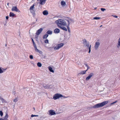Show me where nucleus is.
<instances>
[{
  "label": "nucleus",
  "instance_id": "nucleus-1",
  "mask_svg": "<svg viewBox=\"0 0 120 120\" xmlns=\"http://www.w3.org/2000/svg\"><path fill=\"white\" fill-rule=\"evenodd\" d=\"M57 25L59 27L60 25L63 26H67L69 24V23L73 22V20L70 18L67 17L65 19H60L57 20L55 21Z\"/></svg>",
  "mask_w": 120,
  "mask_h": 120
},
{
  "label": "nucleus",
  "instance_id": "nucleus-2",
  "mask_svg": "<svg viewBox=\"0 0 120 120\" xmlns=\"http://www.w3.org/2000/svg\"><path fill=\"white\" fill-rule=\"evenodd\" d=\"M108 102V101H105L101 103H99L93 106L90 107V109H91L92 108H97L102 107L107 104Z\"/></svg>",
  "mask_w": 120,
  "mask_h": 120
},
{
  "label": "nucleus",
  "instance_id": "nucleus-3",
  "mask_svg": "<svg viewBox=\"0 0 120 120\" xmlns=\"http://www.w3.org/2000/svg\"><path fill=\"white\" fill-rule=\"evenodd\" d=\"M62 97H63L62 95L59 94L57 93L54 95L53 98L54 100H56Z\"/></svg>",
  "mask_w": 120,
  "mask_h": 120
},
{
  "label": "nucleus",
  "instance_id": "nucleus-4",
  "mask_svg": "<svg viewBox=\"0 0 120 120\" xmlns=\"http://www.w3.org/2000/svg\"><path fill=\"white\" fill-rule=\"evenodd\" d=\"M64 45L63 43L59 44L54 48V49L55 50H56L63 46Z\"/></svg>",
  "mask_w": 120,
  "mask_h": 120
},
{
  "label": "nucleus",
  "instance_id": "nucleus-5",
  "mask_svg": "<svg viewBox=\"0 0 120 120\" xmlns=\"http://www.w3.org/2000/svg\"><path fill=\"white\" fill-rule=\"evenodd\" d=\"M94 73H91L89 74L88 76L86 78V80L88 81L94 75Z\"/></svg>",
  "mask_w": 120,
  "mask_h": 120
},
{
  "label": "nucleus",
  "instance_id": "nucleus-6",
  "mask_svg": "<svg viewBox=\"0 0 120 120\" xmlns=\"http://www.w3.org/2000/svg\"><path fill=\"white\" fill-rule=\"evenodd\" d=\"M11 11L16 12H20V11L18 9L16 6H13L11 8Z\"/></svg>",
  "mask_w": 120,
  "mask_h": 120
},
{
  "label": "nucleus",
  "instance_id": "nucleus-7",
  "mask_svg": "<svg viewBox=\"0 0 120 120\" xmlns=\"http://www.w3.org/2000/svg\"><path fill=\"white\" fill-rule=\"evenodd\" d=\"M85 46H86L88 47V49H89V53H90L91 51V45H90L89 46V42H87V43L85 45Z\"/></svg>",
  "mask_w": 120,
  "mask_h": 120
},
{
  "label": "nucleus",
  "instance_id": "nucleus-8",
  "mask_svg": "<svg viewBox=\"0 0 120 120\" xmlns=\"http://www.w3.org/2000/svg\"><path fill=\"white\" fill-rule=\"evenodd\" d=\"M100 43L99 42H96L95 43V48L96 50H97L98 48L100 45Z\"/></svg>",
  "mask_w": 120,
  "mask_h": 120
},
{
  "label": "nucleus",
  "instance_id": "nucleus-9",
  "mask_svg": "<svg viewBox=\"0 0 120 120\" xmlns=\"http://www.w3.org/2000/svg\"><path fill=\"white\" fill-rule=\"evenodd\" d=\"M43 30L42 28H41L37 31L36 34L37 35H39L41 32Z\"/></svg>",
  "mask_w": 120,
  "mask_h": 120
},
{
  "label": "nucleus",
  "instance_id": "nucleus-10",
  "mask_svg": "<svg viewBox=\"0 0 120 120\" xmlns=\"http://www.w3.org/2000/svg\"><path fill=\"white\" fill-rule=\"evenodd\" d=\"M49 115H54L56 114V113L54 110H49Z\"/></svg>",
  "mask_w": 120,
  "mask_h": 120
},
{
  "label": "nucleus",
  "instance_id": "nucleus-11",
  "mask_svg": "<svg viewBox=\"0 0 120 120\" xmlns=\"http://www.w3.org/2000/svg\"><path fill=\"white\" fill-rule=\"evenodd\" d=\"M37 1H40L39 2V4L42 5L44 4L47 0H37Z\"/></svg>",
  "mask_w": 120,
  "mask_h": 120
},
{
  "label": "nucleus",
  "instance_id": "nucleus-12",
  "mask_svg": "<svg viewBox=\"0 0 120 120\" xmlns=\"http://www.w3.org/2000/svg\"><path fill=\"white\" fill-rule=\"evenodd\" d=\"M54 32L55 33H58L60 32V30L58 28H56L54 30Z\"/></svg>",
  "mask_w": 120,
  "mask_h": 120
},
{
  "label": "nucleus",
  "instance_id": "nucleus-13",
  "mask_svg": "<svg viewBox=\"0 0 120 120\" xmlns=\"http://www.w3.org/2000/svg\"><path fill=\"white\" fill-rule=\"evenodd\" d=\"M59 27L62 30L65 31H67V28L64 26H60Z\"/></svg>",
  "mask_w": 120,
  "mask_h": 120
},
{
  "label": "nucleus",
  "instance_id": "nucleus-14",
  "mask_svg": "<svg viewBox=\"0 0 120 120\" xmlns=\"http://www.w3.org/2000/svg\"><path fill=\"white\" fill-rule=\"evenodd\" d=\"M43 14L44 15H47L48 13V11L47 10H45L43 12Z\"/></svg>",
  "mask_w": 120,
  "mask_h": 120
},
{
  "label": "nucleus",
  "instance_id": "nucleus-15",
  "mask_svg": "<svg viewBox=\"0 0 120 120\" xmlns=\"http://www.w3.org/2000/svg\"><path fill=\"white\" fill-rule=\"evenodd\" d=\"M48 68L49 70L51 72H52V73L54 72V71L53 70H52V68L50 66H49L48 67Z\"/></svg>",
  "mask_w": 120,
  "mask_h": 120
},
{
  "label": "nucleus",
  "instance_id": "nucleus-16",
  "mask_svg": "<svg viewBox=\"0 0 120 120\" xmlns=\"http://www.w3.org/2000/svg\"><path fill=\"white\" fill-rule=\"evenodd\" d=\"M86 71V70L82 71L80 72L79 74L82 75L85 74Z\"/></svg>",
  "mask_w": 120,
  "mask_h": 120
},
{
  "label": "nucleus",
  "instance_id": "nucleus-17",
  "mask_svg": "<svg viewBox=\"0 0 120 120\" xmlns=\"http://www.w3.org/2000/svg\"><path fill=\"white\" fill-rule=\"evenodd\" d=\"M70 23H69V24H68L66 26H67V29L68 30V32L69 33H70L71 31H70V27H69V24H70Z\"/></svg>",
  "mask_w": 120,
  "mask_h": 120
},
{
  "label": "nucleus",
  "instance_id": "nucleus-18",
  "mask_svg": "<svg viewBox=\"0 0 120 120\" xmlns=\"http://www.w3.org/2000/svg\"><path fill=\"white\" fill-rule=\"evenodd\" d=\"M46 33L47 34H51L52 33V31L50 30H48L47 32Z\"/></svg>",
  "mask_w": 120,
  "mask_h": 120
},
{
  "label": "nucleus",
  "instance_id": "nucleus-19",
  "mask_svg": "<svg viewBox=\"0 0 120 120\" xmlns=\"http://www.w3.org/2000/svg\"><path fill=\"white\" fill-rule=\"evenodd\" d=\"M8 116L7 113H6L5 116L4 120H8L7 118H8Z\"/></svg>",
  "mask_w": 120,
  "mask_h": 120
},
{
  "label": "nucleus",
  "instance_id": "nucleus-20",
  "mask_svg": "<svg viewBox=\"0 0 120 120\" xmlns=\"http://www.w3.org/2000/svg\"><path fill=\"white\" fill-rule=\"evenodd\" d=\"M61 5L62 6H65L66 5V3L64 1H62L61 2Z\"/></svg>",
  "mask_w": 120,
  "mask_h": 120
},
{
  "label": "nucleus",
  "instance_id": "nucleus-21",
  "mask_svg": "<svg viewBox=\"0 0 120 120\" xmlns=\"http://www.w3.org/2000/svg\"><path fill=\"white\" fill-rule=\"evenodd\" d=\"M15 16V15L13 13L10 12V13L9 16L10 17H13Z\"/></svg>",
  "mask_w": 120,
  "mask_h": 120
},
{
  "label": "nucleus",
  "instance_id": "nucleus-22",
  "mask_svg": "<svg viewBox=\"0 0 120 120\" xmlns=\"http://www.w3.org/2000/svg\"><path fill=\"white\" fill-rule=\"evenodd\" d=\"M50 86L45 85L44 86V87L45 89H49L50 88Z\"/></svg>",
  "mask_w": 120,
  "mask_h": 120
},
{
  "label": "nucleus",
  "instance_id": "nucleus-23",
  "mask_svg": "<svg viewBox=\"0 0 120 120\" xmlns=\"http://www.w3.org/2000/svg\"><path fill=\"white\" fill-rule=\"evenodd\" d=\"M37 65L39 67H41L42 66L40 62H38L37 64Z\"/></svg>",
  "mask_w": 120,
  "mask_h": 120
},
{
  "label": "nucleus",
  "instance_id": "nucleus-24",
  "mask_svg": "<svg viewBox=\"0 0 120 120\" xmlns=\"http://www.w3.org/2000/svg\"><path fill=\"white\" fill-rule=\"evenodd\" d=\"M48 36V35L47 34L45 35L43 37V38L44 39L46 38Z\"/></svg>",
  "mask_w": 120,
  "mask_h": 120
},
{
  "label": "nucleus",
  "instance_id": "nucleus-25",
  "mask_svg": "<svg viewBox=\"0 0 120 120\" xmlns=\"http://www.w3.org/2000/svg\"><path fill=\"white\" fill-rule=\"evenodd\" d=\"M34 6V4L30 7V10H32L33 9Z\"/></svg>",
  "mask_w": 120,
  "mask_h": 120
},
{
  "label": "nucleus",
  "instance_id": "nucleus-26",
  "mask_svg": "<svg viewBox=\"0 0 120 120\" xmlns=\"http://www.w3.org/2000/svg\"><path fill=\"white\" fill-rule=\"evenodd\" d=\"M100 19V17H94L93 19H94L98 20V19Z\"/></svg>",
  "mask_w": 120,
  "mask_h": 120
},
{
  "label": "nucleus",
  "instance_id": "nucleus-27",
  "mask_svg": "<svg viewBox=\"0 0 120 120\" xmlns=\"http://www.w3.org/2000/svg\"><path fill=\"white\" fill-rule=\"evenodd\" d=\"M118 45L119 46H120V38L118 40Z\"/></svg>",
  "mask_w": 120,
  "mask_h": 120
},
{
  "label": "nucleus",
  "instance_id": "nucleus-28",
  "mask_svg": "<svg viewBox=\"0 0 120 120\" xmlns=\"http://www.w3.org/2000/svg\"><path fill=\"white\" fill-rule=\"evenodd\" d=\"M4 72V71L1 68V67H0V73H2Z\"/></svg>",
  "mask_w": 120,
  "mask_h": 120
},
{
  "label": "nucleus",
  "instance_id": "nucleus-29",
  "mask_svg": "<svg viewBox=\"0 0 120 120\" xmlns=\"http://www.w3.org/2000/svg\"><path fill=\"white\" fill-rule=\"evenodd\" d=\"M0 115L1 116H2L3 115V113L2 111H0Z\"/></svg>",
  "mask_w": 120,
  "mask_h": 120
},
{
  "label": "nucleus",
  "instance_id": "nucleus-30",
  "mask_svg": "<svg viewBox=\"0 0 120 120\" xmlns=\"http://www.w3.org/2000/svg\"><path fill=\"white\" fill-rule=\"evenodd\" d=\"M45 42L46 43H48V40L47 39H46L45 41Z\"/></svg>",
  "mask_w": 120,
  "mask_h": 120
},
{
  "label": "nucleus",
  "instance_id": "nucleus-31",
  "mask_svg": "<svg viewBox=\"0 0 120 120\" xmlns=\"http://www.w3.org/2000/svg\"><path fill=\"white\" fill-rule=\"evenodd\" d=\"M38 116V115H33V114H32L31 115V117H33L34 116Z\"/></svg>",
  "mask_w": 120,
  "mask_h": 120
},
{
  "label": "nucleus",
  "instance_id": "nucleus-32",
  "mask_svg": "<svg viewBox=\"0 0 120 120\" xmlns=\"http://www.w3.org/2000/svg\"><path fill=\"white\" fill-rule=\"evenodd\" d=\"M29 57L31 59H33V56L32 55H30L29 56Z\"/></svg>",
  "mask_w": 120,
  "mask_h": 120
},
{
  "label": "nucleus",
  "instance_id": "nucleus-33",
  "mask_svg": "<svg viewBox=\"0 0 120 120\" xmlns=\"http://www.w3.org/2000/svg\"><path fill=\"white\" fill-rule=\"evenodd\" d=\"M101 10L103 11H105L106 10V9L105 8H101Z\"/></svg>",
  "mask_w": 120,
  "mask_h": 120
},
{
  "label": "nucleus",
  "instance_id": "nucleus-34",
  "mask_svg": "<svg viewBox=\"0 0 120 120\" xmlns=\"http://www.w3.org/2000/svg\"><path fill=\"white\" fill-rule=\"evenodd\" d=\"M2 102L3 103H6V101L4 99H3L2 101Z\"/></svg>",
  "mask_w": 120,
  "mask_h": 120
},
{
  "label": "nucleus",
  "instance_id": "nucleus-35",
  "mask_svg": "<svg viewBox=\"0 0 120 120\" xmlns=\"http://www.w3.org/2000/svg\"><path fill=\"white\" fill-rule=\"evenodd\" d=\"M18 101V100L17 98H16L13 101L15 102H17Z\"/></svg>",
  "mask_w": 120,
  "mask_h": 120
},
{
  "label": "nucleus",
  "instance_id": "nucleus-36",
  "mask_svg": "<svg viewBox=\"0 0 120 120\" xmlns=\"http://www.w3.org/2000/svg\"><path fill=\"white\" fill-rule=\"evenodd\" d=\"M38 52H39L40 54H42V51H41L40 50H39L38 51Z\"/></svg>",
  "mask_w": 120,
  "mask_h": 120
},
{
  "label": "nucleus",
  "instance_id": "nucleus-37",
  "mask_svg": "<svg viewBox=\"0 0 120 120\" xmlns=\"http://www.w3.org/2000/svg\"><path fill=\"white\" fill-rule=\"evenodd\" d=\"M33 45H34V47L35 49L36 48H37L36 46L35 43L34 44H33Z\"/></svg>",
  "mask_w": 120,
  "mask_h": 120
},
{
  "label": "nucleus",
  "instance_id": "nucleus-38",
  "mask_svg": "<svg viewBox=\"0 0 120 120\" xmlns=\"http://www.w3.org/2000/svg\"><path fill=\"white\" fill-rule=\"evenodd\" d=\"M35 49V50L37 52H38V51H39V49H38L37 48H36Z\"/></svg>",
  "mask_w": 120,
  "mask_h": 120
},
{
  "label": "nucleus",
  "instance_id": "nucleus-39",
  "mask_svg": "<svg viewBox=\"0 0 120 120\" xmlns=\"http://www.w3.org/2000/svg\"><path fill=\"white\" fill-rule=\"evenodd\" d=\"M32 42H33V44H34L35 43L33 40V38H32Z\"/></svg>",
  "mask_w": 120,
  "mask_h": 120
},
{
  "label": "nucleus",
  "instance_id": "nucleus-40",
  "mask_svg": "<svg viewBox=\"0 0 120 120\" xmlns=\"http://www.w3.org/2000/svg\"><path fill=\"white\" fill-rule=\"evenodd\" d=\"M83 42H86V39H84L83 40Z\"/></svg>",
  "mask_w": 120,
  "mask_h": 120
},
{
  "label": "nucleus",
  "instance_id": "nucleus-41",
  "mask_svg": "<svg viewBox=\"0 0 120 120\" xmlns=\"http://www.w3.org/2000/svg\"><path fill=\"white\" fill-rule=\"evenodd\" d=\"M86 43V42H83V44L84 45V46H85Z\"/></svg>",
  "mask_w": 120,
  "mask_h": 120
},
{
  "label": "nucleus",
  "instance_id": "nucleus-42",
  "mask_svg": "<svg viewBox=\"0 0 120 120\" xmlns=\"http://www.w3.org/2000/svg\"><path fill=\"white\" fill-rule=\"evenodd\" d=\"M8 18H9V17L8 16H7L6 17V18L7 19H8Z\"/></svg>",
  "mask_w": 120,
  "mask_h": 120
},
{
  "label": "nucleus",
  "instance_id": "nucleus-43",
  "mask_svg": "<svg viewBox=\"0 0 120 120\" xmlns=\"http://www.w3.org/2000/svg\"><path fill=\"white\" fill-rule=\"evenodd\" d=\"M90 68V67H89V66H87V69L86 70V71H87L88 70V69H89Z\"/></svg>",
  "mask_w": 120,
  "mask_h": 120
},
{
  "label": "nucleus",
  "instance_id": "nucleus-44",
  "mask_svg": "<svg viewBox=\"0 0 120 120\" xmlns=\"http://www.w3.org/2000/svg\"><path fill=\"white\" fill-rule=\"evenodd\" d=\"M113 16H114V17L116 18H117V16L116 15H115L114 16L112 15Z\"/></svg>",
  "mask_w": 120,
  "mask_h": 120
},
{
  "label": "nucleus",
  "instance_id": "nucleus-45",
  "mask_svg": "<svg viewBox=\"0 0 120 120\" xmlns=\"http://www.w3.org/2000/svg\"><path fill=\"white\" fill-rule=\"evenodd\" d=\"M3 99V98H2V97H1V98H0V100H1V101H2Z\"/></svg>",
  "mask_w": 120,
  "mask_h": 120
},
{
  "label": "nucleus",
  "instance_id": "nucleus-46",
  "mask_svg": "<svg viewBox=\"0 0 120 120\" xmlns=\"http://www.w3.org/2000/svg\"><path fill=\"white\" fill-rule=\"evenodd\" d=\"M6 68L5 69H4V68H2V70H3V71H4L6 70Z\"/></svg>",
  "mask_w": 120,
  "mask_h": 120
},
{
  "label": "nucleus",
  "instance_id": "nucleus-47",
  "mask_svg": "<svg viewBox=\"0 0 120 120\" xmlns=\"http://www.w3.org/2000/svg\"><path fill=\"white\" fill-rule=\"evenodd\" d=\"M85 65H86V67L88 66L87 64H85Z\"/></svg>",
  "mask_w": 120,
  "mask_h": 120
},
{
  "label": "nucleus",
  "instance_id": "nucleus-48",
  "mask_svg": "<svg viewBox=\"0 0 120 120\" xmlns=\"http://www.w3.org/2000/svg\"><path fill=\"white\" fill-rule=\"evenodd\" d=\"M0 120H4V119H2V118H0Z\"/></svg>",
  "mask_w": 120,
  "mask_h": 120
},
{
  "label": "nucleus",
  "instance_id": "nucleus-49",
  "mask_svg": "<svg viewBox=\"0 0 120 120\" xmlns=\"http://www.w3.org/2000/svg\"><path fill=\"white\" fill-rule=\"evenodd\" d=\"M114 103H114V102H113L112 103H111V104H114Z\"/></svg>",
  "mask_w": 120,
  "mask_h": 120
},
{
  "label": "nucleus",
  "instance_id": "nucleus-50",
  "mask_svg": "<svg viewBox=\"0 0 120 120\" xmlns=\"http://www.w3.org/2000/svg\"><path fill=\"white\" fill-rule=\"evenodd\" d=\"M9 3H8L7 4V5L8 6H9Z\"/></svg>",
  "mask_w": 120,
  "mask_h": 120
},
{
  "label": "nucleus",
  "instance_id": "nucleus-51",
  "mask_svg": "<svg viewBox=\"0 0 120 120\" xmlns=\"http://www.w3.org/2000/svg\"><path fill=\"white\" fill-rule=\"evenodd\" d=\"M5 46H7V44H5Z\"/></svg>",
  "mask_w": 120,
  "mask_h": 120
},
{
  "label": "nucleus",
  "instance_id": "nucleus-52",
  "mask_svg": "<svg viewBox=\"0 0 120 120\" xmlns=\"http://www.w3.org/2000/svg\"><path fill=\"white\" fill-rule=\"evenodd\" d=\"M97 8L96 7L95 8H94V9L96 10L97 9Z\"/></svg>",
  "mask_w": 120,
  "mask_h": 120
},
{
  "label": "nucleus",
  "instance_id": "nucleus-53",
  "mask_svg": "<svg viewBox=\"0 0 120 120\" xmlns=\"http://www.w3.org/2000/svg\"><path fill=\"white\" fill-rule=\"evenodd\" d=\"M33 108L34 109V110H35V108H34H34Z\"/></svg>",
  "mask_w": 120,
  "mask_h": 120
},
{
  "label": "nucleus",
  "instance_id": "nucleus-54",
  "mask_svg": "<svg viewBox=\"0 0 120 120\" xmlns=\"http://www.w3.org/2000/svg\"><path fill=\"white\" fill-rule=\"evenodd\" d=\"M102 26V25H101L100 26V27H101V26Z\"/></svg>",
  "mask_w": 120,
  "mask_h": 120
},
{
  "label": "nucleus",
  "instance_id": "nucleus-55",
  "mask_svg": "<svg viewBox=\"0 0 120 120\" xmlns=\"http://www.w3.org/2000/svg\"><path fill=\"white\" fill-rule=\"evenodd\" d=\"M116 102V101H115L114 102V103H115Z\"/></svg>",
  "mask_w": 120,
  "mask_h": 120
},
{
  "label": "nucleus",
  "instance_id": "nucleus-56",
  "mask_svg": "<svg viewBox=\"0 0 120 120\" xmlns=\"http://www.w3.org/2000/svg\"><path fill=\"white\" fill-rule=\"evenodd\" d=\"M6 25V24H4V26H5Z\"/></svg>",
  "mask_w": 120,
  "mask_h": 120
},
{
  "label": "nucleus",
  "instance_id": "nucleus-57",
  "mask_svg": "<svg viewBox=\"0 0 120 120\" xmlns=\"http://www.w3.org/2000/svg\"><path fill=\"white\" fill-rule=\"evenodd\" d=\"M33 15H34V13H33Z\"/></svg>",
  "mask_w": 120,
  "mask_h": 120
},
{
  "label": "nucleus",
  "instance_id": "nucleus-58",
  "mask_svg": "<svg viewBox=\"0 0 120 120\" xmlns=\"http://www.w3.org/2000/svg\"><path fill=\"white\" fill-rule=\"evenodd\" d=\"M33 15H34V13H33Z\"/></svg>",
  "mask_w": 120,
  "mask_h": 120
},
{
  "label": "nucleus",
  "instance_id": "nucleus-59",
  "mask_svg": "<svg viewBox=\"0 0 120 120\" xmlns=\"http://www.w3.org/2000/svg\"><path fill=\"white\" fill-rule=\"evenodd\" d=\"M1 97L0 96V98H1Z\"/></svg>",
  "mask_w": 120,
  "mask_h": 120
},
{
  "label": "nucleus",
  "instance_id": "nucleus-60",
  "mask_svg": "<svg viewBox=\"0 0 120 120\" xmlns=\"http://www.w3.org/2000/svg\"><path fill=\"white\" fill-rule=\"evenodd\" d=\"M36 21H37V19H36Z\"/></svg>",
  "mask_w": 120,
  "mask_h": 120
}]
</instances>
